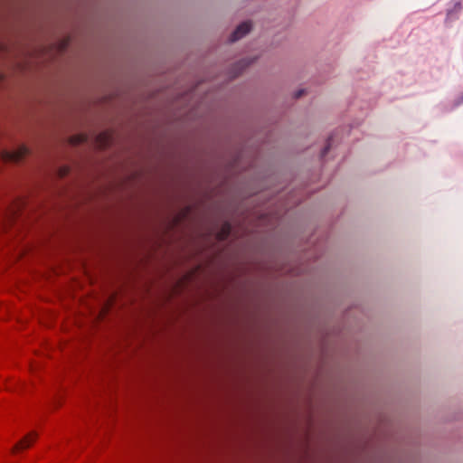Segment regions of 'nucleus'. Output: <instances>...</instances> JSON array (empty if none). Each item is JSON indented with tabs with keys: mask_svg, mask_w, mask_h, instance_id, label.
I'll return each mask as SVG.
<instances>
[{
	"mask_svg": "<svg viewBox=\"0 0 463 463\" xmlns=\"http://www.w3.org/2000/svg\"><path fill=\"white\" fill-rule=\"evenodd\" d=\"M29 154V149L24 145L19 146L15 150L10 151L3 149L0 156L5 162H20Z\"/></svg>",
	"mask_w": 463,
	"mask_h": 463,
	"instance_id": "1",
	"label": "nucleus"
},
{
	"mask_svg": "<svg viewBox=\"0 0 463 463\" xmlns=\"http://www.w3.org/2000/svg\"><path fill=\"white\" fill-rule=\"evenodd\" d=\"M91 142L95 144L99 148H106L109 146L113 142V134L109 131H102L95 136L91 137Z\"/></svg>",
	"mask_w": 463,
	"mask_h": 463,
	"instance_id": "2",
	"label": "nucleus"
},
{
	"mask_svg": "<svg viewBox=\"0 0 463 463\" xmlns=\"http://www.w3.org/2000/svg\"><path fill=\"white\" fill-rule=\"evenodd\" d=\"M251 29L250 22H243L237 26L235 31L232 33L230 41L232 43L236 42L246 35Z\"/></svg>",
	"mask_w": 463,
	"mask_h": 463,
	"instance_id": "3",
	"label": "nucleus"
},
{
	"mask_svg": "<svg viewBox=\"0 0 463 463\" xmlns=\"http://www.w3.org/2000/svg\"><path fill=\"white\" fill-rule=\"evenodd\" d=\"M37 434L35 432H31L25 437H24L13 449V452H15L18 449H24L29 448L36 439Z\"/></svg>",
	"mask_w": 463,
	"mask_h": 463,
	"instance_id": "4",
	"label": "nucleus"
},
{
	"mask_svg": "<svg viewBox=\"0 0 463 463\" xmlns=\"http://www.w3.org/2000/svg\"><path fill=\"white\" fill-rule=\"evenodd\" d=\"M253 61H254V59H243V60L240 61L239 62H237L236 64H234V66L232 67V69L231 71L230 78L234 79L237 76H239L240 73L241 72V71L244 68H246L247 66H249L251 62H253Z\"/></svg>",
	"mask_w": 463,
	"mask_h": 463,
	"instance_id": "5",
	"label": "nucleus"
},
{
	"mask_svg": "<svg viewBox=\"0 0 463 463\" xmlns=\"http://www.w3.org/2000/svg\"><path fill=\"white\" fill-rule=\"evenodd\" d=\"M90 137L88 134L80 133L70 137V143L73 146L80 145L89 142Z\"/></svg>",
	"mask_w": 463,
	"mask_h": 463,
	"instance_id": "6",
	"label": "nucleus"
},
{
	"mask_svg": "<svg viewBox=\"0 0 463 463\" xmlns=\"http://www.w3.org/2000/svg\"><path fill=\"white\" fill-rule=\"evenodd\" d=\"M199 87H196L193 90H191L189 92L182 94V99H192L195 96L196 92L198 91Z\"/></svg>",
	"mask_w": 463,
	"mask_h": 463,
	"instance_id": "7",
	"label": "nucleus"
},
{
	"mask_svg": "<svg viewBox=\"0 0 463 463\" xmlns=\"http://www.w3.org/2000/svg\"><path fill=\"white\" fill-rule=\"evenodd\" d=\"M181 98H182V96H180V97L178 98V99L176 100L177 106H178V105H184V103H185V106H188V103H186V101H188L190 99H182Z\"/></svg>",
	"mask_w": 463,
	"mask_h": 463,
	"instance_id": "8",
	"label": "nucleus"
},
{
	"mask_svg": "<svg viewBox=\"0 0 463 463\" xmlns=\"http://www.w3.org/2000/svg\"><path fill=\"white\" fill-rule=\"evenodd\" d=\"M329 149H330V141L328 142L327 146L323 149L322 156H325L326 155V153L329 151Z\"/></svg>",
	"mask_w": 463,
	"mask_h": 463,
	"instance_id": "9",
	"label": "nucleus"
},
{
	"mask_svg": "<svg viewBox=\"0 0 463 463\" xmlns=\"http://www.w3.org/2000/svg\"><path fill=\"white\" fill-rule=\"evenodd\" d=\"M305 90H299L298 91L296 92L295 94V98H299L301 97L303 94H304Z\"/></svg>",
	"mask_w": 463,
	"mask_h": 463,
	"instance_id": "10",
	"label": "nucleus"
},
{
	"mask_svg": "<svg viewBox=\"0 0 463 463\" xmlns=\"http://www.w3.org/2000/svg\"><path fill=\"white\" fill-rule=\"evenodd\" d=\"M229 232H230V226L229 225H225V227L223 229V236H227Z\"/></svg>",
	"mask_w": 463,
	"mask_h": 463,
	"instance_id": "11",
	"label": "nucleus"
},
{
	"mask_svg": "<svg viewBox=\"0 0 463 463\" xmlns=\"http://www.w3.org/2000/svg\"><path fill=\"white\" fill-rule=\"evenodd\" d=\"M68 171H69V170H68V168H66V167H64V168L61 169V176L66 175H67V173H68Z\"/></svg>",
	"mask_w": 463,
	"mask_h": 463,
	"instance_id": "12",
	"label": "nucleus"
}]
</instances>
